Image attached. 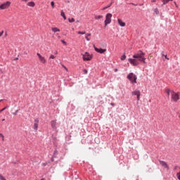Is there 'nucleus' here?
I'll list each match as a JSON object with an SVG mask.
<instances>
[{"mask_svg": "<svg viewBox=\"0 0 180 180\" xmlns=\"http://www.w3.org/2000/svg\"><path fill=\"white\" fill-rule=\"evenodd\" d=\"M126 58V55H123V56H121V60H122V61H124V59Z\"/></svg>", "mask_w": 180, "mask_h": 180, "instance_id": "4be33fe9", "label": "nucleus"}, {"mask_svg": "<svg viewBox=\"0 0 180 180\" xmlns=\"http://www.w3.org/2000/svg\"><path fill=\"white\" fill-rule=\"evenodd\" d=\"M112 13H107L105 15V20L104 21L105 26H108L112 22Z\"/></svg>", "mask_w": 180, "mask_h": 180, "instance_id": "7ed1b4c3", "label": "nucleus"}, {"mask_svg": "<svg viewBox=\"0 0 180 180\" xmlns=\"http://www.w3.org/2000/svg\"><path fill=\"white\" fill-rule=\"evenodd\" d=\"M94 47L95 51H96L97 53H100V54H103V53H105L106 51V49H98L95 46Z\"/></svg>", "mask_w": 180, "mask_h": 180, "instance_id": "6e6552de", "label": "nucleus"}, {"mask_svg": "<svg viewBox=\"0 0 180 180\" xmlns=\"http://www.w3.org/2000/svg\"><path fill=\"white\" fill-rule=\"evenodd\" d=\"M110 6H112V3L110 5L107 6L108 8H110Z\"/></svg>", "mask_w": 180, "mask_h": 180, "instance_id": "f704fd0d", "label": "nucleus"}, {"mask_svg": "<svg viewBox=\"0 0 180 180\" xmlns=\"http://www.w3.org/2000/svg\"><path fill=\"white\" fill-rule=\"evenodd\" d=\"M67 3H68V4H70V1H68Z\"/></svg>", "mask_w": 180, "mask_h": 180, "instance_id": "37998d69", "label": "nucleus"}, {"mask_svg": "<svg viewBox=\"0 0 180 180\" xmlns=\"http://www.w3.org/2000/svg\"><path fill=\"white\" fill-rule=\"evenodd\" d=\"M102 18H103V15H95L94 19L98 20V19H102Z\"/></svg>", "mask_w": 180, "mask_h": 180, "instance_id": "6ab92c4d", "label": "nucleus"}, {"mask_svg": "<svg viewBox=\"0 0 180 180\" xmlns=\"http://www.w3.org/2000/svg\"><path fill=\"white\" fill-rule=\"evenodd\" d=\"M61 41H62L63 44H64L65 46H67V42H65V41L62 39Z\"/></svg>", "mask_w": 180, "mask_h": 180, "instance_id": "393cba45", "label": "nucleus"}, {"mask_svg": "<svg viewBox=\"0 0 180 180\" xmlns=\"http://www.w3.org/2000/svg\"><path fill=\"white\" fill-rule=\"evenodd\" d=\"M39 127V118H37L34 120V129L35 131H37V129Z\"/></svg>", "mask_w": 180, "mask_h": 180, "instance_id": "9d476101", "label": "nucleus"}, {"mask_svg": "<svg viewBox=\"0 0 180 180\" xmlns=\"http://www.w3.org/2000/svg\"><path fill=\"white\" fill-rule=\"evenodd\" d=\"M23 2H27V0H22Z\"/></svg>", "mask_w": 180, "mask_h": 180, "instance_id": "58836bf2", "label": "nucleus"}, {"mask_svg": "<svg viewBox=\"0 0 180 180\" xmlns=\"http://www.w3.org/2000/svg\"><path fill=\"white\" fill-rule=\"evenodd\" d=\"M165 58H166V60H169V58H168V56L167 55L165 56Z\"/></svg>", "mask_w": 180, "mask_h": 180, "instance_id": "473e14b6", "label": "nucleus"}, {"mask_svg": "<svg viewBox=\"0 0 180 180\" xmlns=\"http://www.w3.org/2000/svg\"><path fill=\"white\" fill-rule=\"evenodd\" d=\"M57 121L56 120H53L51 122V126L53 129V130H57Z\"/></svg>", "mask_w": 180, "mask_h": 180, "instance_id": "1a4fd4ad", "label": "nucleus"}, {"mask_svg": "<svg viewBox=\"0 0 180 180\" xmlns=\"http://www.w3.org/2000/svg\"><path fill=\"white\" fill-rule=\"evenodd\" d=\"M27 6H30L31 8H34L36 6V4L34 1H30L27 3Z\"/></svg>", "mask_w": 180, "mask_h": 180, "instance_id": "ddd939ff", "label": "nucleus"}, {"mask_svg": "<svg viewBox=\"0 0 180 180\" xmlns=\"http://www.w3.org/2000/svg\"><path fill=\"white\" fill-rule=\"evenodd\" d=\"M90 36H91V33L86 34L85 39L87 41H91V38H89Z\"/></svg>", "mask_w": 180, "mask_h": 180, "instance_id": "2eb2a0df", "label": "nucleus"}, {"mask_svg": "<svg viewBox=\"0 0 180 180\" xmlns=\"http://www.w3.org/2000/svg\"><path fill=\"white\" fill-rule=\"evenodd\" d=\"M172 92H174V90H171L169 89H166V94H167L168 96H169V95H172Z\"/></svg>", "mask_w": 180, "mask_h": 180, "instance_id": "dca6fc26", "label": "nucleus"}, {"mask_svg": "<svg viewBox=\"0 0 180 180\" xmlns=\"http://www.w3.org/2000/svg\"><path fill=\"white\" fill-rule=\"evenodd\" d=\"M60 16H62V18H63L64 20H67V17L65 16V13H64V11L63 10L60 12Z\"/></svg>", "mask_w": 180, "mask_h": 180, "instance_id": "4468645a", "label": "nucleus"}, {"mask_svg": "<svg viewBox=\"0 0 180 180\" xmlns=\"http://www.w3.org/2000/svg\"><path fill=\"white\" fill-rule=\"evenodd\" d=\"M7 108H8V107L4 108L3 109H1V110H0V112H4V110H6Z\"/></svg>", "mask_w": 180, "mask_h": 180, "instance_id": "cd10ccee", "label": "nucleus"}, {"mask_svg": "<svg viewBox=\"0 0 180 180\" xmlns=\"http://www.w3.org/2000/svg\"><path fill=\"white\" fill-rule=\"evenodd\" d=\"M62 67L64 68V67H65V66H64V65H63Z\"/></svg>", "mask_w": 180, "mask_h": 180, "instance_id": "c03bdc74", "label": "nucleus"}, {"mask_svg": "<svg viewBox=\"0 0 180 180\" xmlns=\"http://www.w3.org/2000/svg\"><path fill=\"white\" fill-rule=\"evenodd\" d=\"M127 78L131 81V84H137V76L134 73H129L127 75Z\"/></svg>", "mask_w": 180, "mask_h": 180, "instance_id": "f03ea898", "label": "nucleus"}, {"mask_svg": "<svg viewBox=\"0 0 180 180\" xmlns=\"http://www.w3.org/2000/svg\"><path fill=\"white\" fill-rule=\"evenodd\" d=\"M106 9H108V6L103 7L101 11H106Z\"/></svg>", "mask_w": 180, "mask_h": 180, "instance_id": "c85d7f7f", "label": "nucleus"}, {"mask_svg": "<svg viewBox=\"0 0 180 180\" xmlns=\"http://www.w3.org/2000/svg\"><path fill=\"white\" fill-rule=\"evenodd\" d=\"M2 122H5V119H3V120H2Z\"/></svg>", "mask_w": 180, "mask_h": 180, "instance_id": "79ce46f5", "label": "nucleus"}, {"mask_svg": "<svg viewBox=\"0 0 180 180\" xmlns=\"http://www.w3.org/2000/svg\"><path fill=\"white\" fill-rule=\"evenodd\" d=\"M77 33L78 34H85V32L79 31Z\"/></svg>", "mask_w": 180, "mask_h": 180, "instance_id": "b1692460", "label": "nucleus"}, {"mask_svg": "<svg viewBox=\"0 0 180 180\" xmlns=\"http://www.w3.org/2000/svg\"><path fill=\"white\" fill-rule=\"evenodd\" d=\"M1 36H4V31H1V32H0V37H1Z\"/></svg>", "mask_w": 180, "mask_h": 180, "instance_id": "2f4dec72", "label": "nucleus"}, {"mask_svg": "<svg viewBox=\"0 0 180 180\" xmlns=\"http://www.w3.org/2000/svg\"><path fill=\"white\" fill-rule=\"evenodd\" d=\"M84 74H88V70L86 69L83 70Z\"/></svg>", "mask_w": 180, "mask_h": 180, "instance_id": "a878e982", "label": "nucleus"}, {"mask_svg": "<svg viewBox=\"0 0 180 180\" xmlns=\"http://www.w3.org/2000/svg\"><path fill=\"white\" fill-rule=\"evenodd\" d=\"M55 54H58V51H56Z\"/></svg>", "mask_w": 180, "mask_h": 180, "instance_id": "4c0bfd02", "label": "nucleus"}, {"mask_svg": "<svg viewBox=\"0 0 180 180\" xmlns=\"http://www.w3.org/2000/svg\"><path fill=\"white\" fill-rule=\"evenodd\" d=\"M0 102H2V100H1Z\"/></svg>", "mask_w": 180, "mask_h": 180, "instance_id": "49530a36", "label": "nucleus"}, {"mask_svg": "<svg viewBox=\"0 0 180 180\" xmlns=\"http://www.w3.org/2000/svg\"><path fill=\"white\" fill-rule=\"evenodd\" d=\"M51 5L53 9H54V1H51Z\"/></svg>", "mask_w": 180, "mask_h": 180, "instance_id": "bb28decb", "label": "nucleus"}, {"mask_svg": "<svg viewBox=\"0 0 180 180\" xmlns=\"http://www.w3.org/2000/svg\"><path fill=\"white\" fill-rule=\"evenodd\" d=\"M174 4H176V2H174Z\"/></svg>", "mask_w": 180, "mask_h": 180, "instance_id": "a18cd8bd", "label": "nucleus"}, {"mask_svg": "<svg viewBox=\"0 0 180 180\" xmlns=\"http://www.w3.org/2000/svg\"><path fill=\"white\" fill-rule=\"evenodd\" d=\"M68 21L70 22V23H74V22H75V19H74V18H68Z\"/></svg>", "mask_w": 180, "mask_h": 180, "instance_id": "aec40b11", "label": "nucleus"}, {"mask_svg": "<svg viewBox=\"0 0 180 180\" xmlns=\"http://www.w3.org/2000/svg\"><path fill=\"white\" fill-rule=\"evenodd\" d=\"M152 2H155V0H152Z\"/></svg>", "mask_w": 180, "mask_h": 180, "instance_id": "a19ab883", "label": "nucleus"}, {"mask_svg": "<svg viewBox=\"0 0 180 180\" xmlns=\"http://www.w3.org/2000/svg\"><path fill=\"white\" fill-rule=\"evenodd\" d=\"M49 58L52 59V60H54V58H56V56H54V55H51Z\"/></svg>", "mask_w": 180, "mask_h": 180, "instance_id": "5701e85b", "label": "nucleus"}, {"mask_svg": "<svg viewBox=\"0 0 180 180\" xmlns=\"http://www.w3.org/2000/svg\"><path fill=\"white\" fill-rule=\"evenodd\" d=\"M37 56L41 64L47 63V60H46V58H44V56H41V54H40L39 53H37Z\"/></svg>", "mask_w": 180, "mask_h": 180, "instance_id": "423d86ee", "label": "nucleus"}, {"mask_svg": "<svg viewBox=\"0 0 180 180\" xmlns=\"http://www.w3.org/2000/svg\"><path fill=\"white\" fill-rule=\"evenodd\" d=\"M11 6V2L10 1H6L1 5H0V9L4 11V9H8V8Z\"/></svg>", "mask_w": 180, "mask_h": 180, "instance_id": "0eeeda50", "label": "nucleus"}, {"mask_svg": "<svg viewBox=\"0 0 180 180\" xmlns=\"http://www.w3.org/2000/svg\"><path fill=\"white\" fill-rule=\"evenodd\" d=\"M162 56H165V55H164V52H163V53H162Z\"/></svg>", "mask_w": 180, "mask_h": 180, "instance_id": "ea45409f", "label": "nucleus"}, {"mask_svg": "<svg viewBox=\"0 0 180 180\" xmlns=\"http://www.w3.org/2000/svg\"><path fill=\"white\" fill-rule=\"evenodd\" d=\"M114 71H115V72H117V68H115V70H114Z\"/></svg>", "mask_w": 180, "mask_h": 180, "instance_id": "e433bc0d", "label": "nucleus"}, {"mask_svg": "<svg viewBox=\"0 0 180 180\" xmlns=\"http://www.w3.org/2000/svg\"><path fill=\"white\" fill-rule=\"evenodd\" d=\"M140 95H141V94H138V96H137V101H140Z\"/></svg>", "mask_w": 180, "mask_h": 180, "instance_id": "c756f323", "label": "nucleus"}, {"mask_svg": "<svg viewBox=\"0 0 180 180\" xmlns=\"http://www.w3.org/2000/svg\"><path fill=\"white\" fill-rule=\"evenodd\" d=\"M146 53L142 51H138V53H136L133 55V58H129L128 61L134 66L139 65L140 63H143L146 64Z\"/></svg>", "mask_w": 180, "mask_h": 180, "instance_id": "f257e3e1", "label": "nucleus"}, {"mask_svg": "<svg viewBox=\"0 0 180 180\" xmlns=\"http://www.w3.org/2000/svg\"><path fill=\"white\" fill-rule=\"evenodd\" d=\"M51 30H52V32H54V33H56L57 32H60V29H58L57 27H52Z\"/></svg>", "mask_w": 180, "mask_h": 180, "instance_id": "a211bd4d", "label": "nucleus"}, {"mask_svg": "<svg viewBox=\"0 0 180 180\" xmlns=\"http://www.w3.org/2000/svg\"><path fill=\"white\" fill-rule=\"evenodd\" d=\"M139 94H140V91H139V90H135V91H134L132 92V95H134V96H139Z\"/></svg>", "mask_w": 180, "mask_h": 180, "instance_id": "f3484780", "label": "nucleus"}, {"mask_svg": "<svg viewBox=\"0 0 180 180\" xmlns=\"http://www.w3.org/2000/svg\"><path fill=\"white\" fill-rule=\"evenodd\" d=\"M13 115L16 116V115H18V110L15 112H14Z\"/></svg>", "mask_w": 180, "mask_h": 180, "instance_id": "72a5a7b5", "label": "nucleus"}, {"mask_svg": "<svg viewBox=\"0 0 180 180\" xmlns=\"http://www.w3.org/2000/svg\"><path fill=\"white\" fill-rule=\"evenodd\" d=\"M117 22H118V25L121 26V27H124V26H126V22H123L122 19L118 18Z\"/></svg>", "mask_w": 180, "mask_h": 180, "instance_id": "f8f14e48", "label": "nucleus"}, {"mask_svg": "<svg viewBox=\"0 0 180 180\" xmlns=\"http://www.w3.org/2000/svg\"><path fill=\"white\" fill-rule=\"evenodd\" d=\"M171 98L173 102H178V101H179V94L175 91H172Z\"/></svg>", "mask_w": 180, "mask_h": 180, "instance_id": "20e7f679", "label": "nucleus"}, {"mask_svg": "<svg viewBox=\"0 0 180 180\" xmlns=\"http://www.w3.org/2000/svg\"><path fill=\"white\" fill-rule=\"evenodd\" d=\"M0 138L2 139V141H5V136H4V134H0Z\"/></svg>", "mask_w": 180, "mask_h": 180, "instance_id": "412c9836", "label": "nucleus"}, {"mask_svg": "<svg viewBox=\"0 0 180 180\" xmlns=\"http://www.w3.org/2000/svg\"><path fill=\"white\" fill-rule=\"evenodd\" d=\"M84 61H91L92 60V56L88 52H85L84 54H82Z\"/></svg>", "mask_w": 180, "mask_h": 180, "instance_id": "39448f33", "label": "nucleus"}, {"mask_svg": "<svg viewBox=\"0 0 180 180\" xmlns=\"http://www.w3.org/2000/svg\"><path fill=\"white\" fill-rule=\"evenodd\" d=\"M155 13H156L157 15H158L159 11H158V8H156V9L155 10Z\"/></svg>", "mask_w": 180, "mask_h": 180, "instance_id": "7c9ffc66", "label": "nucleus"}, {"mask_svg": "<svg viewBox=\"0 0 180 180\" xmlns=\"http://www.w3.org/2000/svg\"><path fill=\"white\" fill-rule=\"evenodd\" d=\"M64 69L66 70V71H68V68H67V67H64Z\"/></svg>", "mask_w": 180, "mask_h": 180, "instance_id": "c9c22d12", "label": "nucleus"}, {"mask_svg": "<svg viewBox=\"0 0 180 180\" xmlns=\"http://www.w3.org/2000/svg\"><path fill=\"white\" fill-rule=\"evenodd\" d=\"M160 165H162V167H164V168H166L167 169H169V167L168 166L167 162H165L162 160H160Z\"/></svg>", "mask_w": 180, "mask_h": 180, "instance_id": "9b49d317", "label": "nucleus"}]
</instances>
